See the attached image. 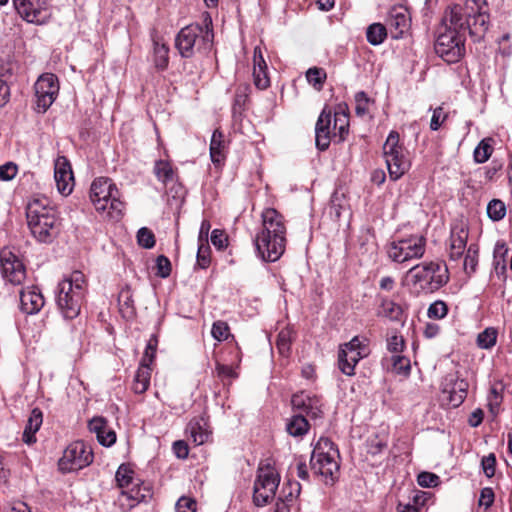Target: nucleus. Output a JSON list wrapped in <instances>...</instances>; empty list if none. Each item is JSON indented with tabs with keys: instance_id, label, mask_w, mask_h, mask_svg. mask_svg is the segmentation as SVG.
I'll list each match as a JSON object with an SVG mask.
<instances>
[{
	"instance_id": "nucleus-62",
	"label": "nucleus",
	"mask_w": 512,
	"mask_h": 512,
	"mask_svg": "<svg viewBox=\"0 0 512 512\" xmlns=\"http://www.w3.org/2000/svg\"><path fill=\"white\" fill-rule=\"evenodd\" d=\"M494 497L495 495L492 488H483L480 493L479 505L485 506L486 509L489 508L494 502Z\"/></svg>"
},
{
	"instance_id": "nucleus-27",
	"label": "nucleus",
	"mask_w": 512,
	"mask_h": 512,
	"mask_svg": "<svg viewBox=\"0 0 512 512\" xmlns=\"http://www.w3.org/2000/svg\"><path fill=\"white\" fill-rule=\"evenodd\" d=\"M107 426V420L103 417H94L89 421V430L96 434L98 442L106 447L113 445L116 441V433L114 431H106L103 435V430Z\"/></svg>"
},
{
	"instance_id": "nucleus-38",
	"label": "nucleus",
	"mask_w": 512,
	"mask_h": 512,
	"mask_svg": "<svg viewBox=\"0 0 512 512\" xmlns=\"http://www.w3.org/2000/svg\"><path fill=\"white\" fill-rule=\"evenodd\" d=\"M168 52L169 48L167 45L154 41V63L158 69L164 70L168 66Z\"/></svg>"
},
{
	"instance_id": "nucleus-31",
	"label": "nucleus",
	"mask_w": 512,
	"mask_h": 512,
	"mask_svg": "<svg viewBox=\"0 0 512 512\" xmlns=\"http://www.w3.org/2000/svg\"><path fill=\"white\" fill-rule=\"evenodd\" d=\"M225 148L224 135L216 129L210 141V157L215 165L219 166L224 162L226 158Z\"/></svg>"
},
{
	"instance_id": "nucleus-22",
	"label": "nucleus",
	"mask_w": 512,
	"mask_h": 512,
	"mask_svg": "<svg viewBox=\"0 0 512 512\" xmlns=\"http://www.w3.org/2000/svg\"><path fill=\"white\" fill-rule=\"evenodd\" d=\"M349 133V109L347 104L340 103L334 111L333 120V136L338 137V141L342 142Z\"/></svg>"
},
{
	"instance_id": "nucleus-30",
	"label": "nucleus",
	"mask_w": 512,
	"mask_h": 512,
	"mask_svg": "<svg viewBox=\"0 0 512 512\" xmlns=\"http://www.w3.org/2000/svg\"><path fill=\"white\" fill-rule=\"evenodd\" d=\"M122 495L126 496L129 500L134 501V504L131 505L134 506L135 504L146 502L151 499L153 491L149 483L134 482L131 488L122 491Z\"/></svg>"
},
{
	"instance_id": "nucleus-43",
	"label": "nucleus",
	"mask_w": 512,
	"mask_h": 512,
	"mask_svg": "<svg viewBox=\"0 0 512 512\" xmlns=\"http://www.w3.org/2000/svg\"><path fill=\"white\" fill-rule=\"evenodd\" d=\"M489 140L490 139L481 140L475 148L473 156L476 163H484L490 158L493 148L489 143Z\"/></svg>"
},
{
	"instance_id": "nucleus-20",
	"label": "nucleus",
	"mask_w": 512,
	"mask_h": 512,
	"mask_svg": "<svg viewBox=\"0 0 512 512\" xmlns=\"http://www.w3.org/2000/svg\"><path fill=\"white\" fill-rule=\"evenodd\" d=\"M44 306V297L39 288L29 286L20 291V307L22 312L32 315Z\"/></svg>"
},
{
	"instance_id": "nucleus-45",
	"label": "nucleus",
	"mask_w": 512,
	"mask_h": 512,
	"mask_svg": "<svg viewBox=\"0 0 512 512\" xmlns=\"http://www.w3.org/2000/svg\"><path fill=\"white\" fill-rule=\"evenodd\" d=\"M478 264V247L476 245H470L467 249V253L464 259V269L467 273H473L476 270Z\"/></svg>"
},
{
	"instance_id": "nucleus-11",
	"label": "nucleus",
	"mask_w": 512,
	"mask_h": 512,
	"mask_svg": "<svg viewBox=\"0 0 512 512\" xmlns=\"http://www.w3.org/2000/svg\"><path fill=\"white\" fill-rule=\"evenodd\" d=\"M280 483V476L269 465L260 466L253 487V502L256 506H264L275 497Z\"/></svg>"
},
{
	"instance_id": "nucleus-28",
	"label": "nucleus",
	"mask_w": 512,
	"mask_h": 512,
	"mask_svg": "<svg viewBox=\"0 0 512 512\" xmlns=\"http://www.w3.org/2000/svg\"><path fill=\"white\" fill-rule=\"evenodd\" d=\"M42 422V411L39 408L32 409L22 436L24 443L31 445L36 442L35 434L40 429Z\"/></svg>"
},
{
	"instance_id": "nucleus-64",
	"label": "nucleus",
	"mask_w": 512,
	"mask_h": 512,
	"mask_svg": "<svg viewBox=\"0 0 512 512\" xmlns=\"http://www.w3.org/2000/svg\"><path fill=\"white\" fill-rule=\"evenodd\" d=\"M173 451L179 459H185L189 454L188 445L183 440H178L173 443Z\"/></svg>"
},
{
	"instance_id": "nucleus-40",
	"label": "nucleus",
	"mask_w": 512,
	"mask_h": 512,
	"mask_svg": "<svg viewBox=\"0 0 512 512\" xmlns=\"http://www.w3.org/2000/svg\"><path fill=\"white\" fill-rule=\"evenodd\" d=\"M487 215L493 221H500L506 215V205L500 199H492L487 205Z\"/></svg>"
},
{
	"instance_id": "nucleus-18",
	"label": "nucleus",
	"mask_w": 512,
	"mask_h": 512,
	"mask_svg": "<svg viewBox=\"0 0 512 512\" xmlns=\"http://www.w3.org/2000/svg\"><path fill=\"white\" fill-rule=\"evenodd\" d=\"M411 17L409 11L402 6L391 9L388 18V27L393 39H399L409 30Z\"/></svg>"
},
{
	"instance_id": "nucleus-33",
	"label": "nucleus",
	"mask_w": 512,
	"mask_h": 512,
	"mask_svg": "<svg viewBox=\"0 0 512 512\" xmlns=\"http://www.w3.org/2000/svg\"><path fill=\"white\" fill-rule=\"evenodd\" d=\"M151 369L148 365L140 364L133 380L132 389L137 394H143L150 385Z\"/></svg>"
},
{
	"instance_id": "nucleus-57",
	"label": "nucleus",
	"mask_w": 512,
	"mask_h": 512,
	"mask_svg": "<svg viewBox=\"0 0 512 512\" xmlns=\"http://www.w3.org/2000/svg\"><path fill=\"white\" fill-rule=\"evenodd\" d=\"M227 235L224 231L215 229L211 234V242L212 244L219 250L224 249L227 246Z\"/></svg>"
},
{
	"instance_id": "nucleus-25",
	"label": "nucleus",
	"mask_w": 512,
	"mask_h": 512,
	"mask_svg": "<svg viewBox=\"0 0 512 512\" xmlns=\"http://www.w3.org/2000/svg\"><path fill=\"white\" fill-rule=\"evenodd\" d=\"M467 388L466 381L456 380L453 384H445L442 394L452 407H458L467 396Z\"/></svg>"
},
{
	"instance_id": "nucleus-56",
	"label": "nucleus",
	"mask_w": 512,
	"mask_h": 512,
	"mask_svg": "<svg viewBox=\"0 0 512 512\" xmlns=\"http://www.w3.org/2000/svg\"><path fill=\"white\" fill-rule=\"evenodd\" d=\"M355 101H356V107H355L356 114L358 116H363L364 114H366L368 111V102H369L367 95L363 91L358 92L355 96Z\"/></svg>"
},
{
	"instance_id": "nucleus-9",
	"label": "nucleus",
	"mask_w": 512,
	"mask_h": 512,
	"mask_svg": "<svg viewBox=\"0 0 512 512\" xmlns=\"http://www.w3.org/2000/svg\"><path fill=\"white\" fill-rule=\"evenodd\" d=\"M407 278L418 293L437 291L449 280L448 269H442L440 263L433 261L413 266L408 270Z\"/></svg>"
},
{
	"instance_id": "nucleus-55",
	"label": "nucleus",
	"mask_w": 512,
	"mask_h": 512,
	"mask_svg": "<svg viewBox=\"0 0 512 512\" xmlns=\"http://www.w3.org/2000/svg\"><path fill=\"white\" fill-rule=\"evenodd\" d=\"M36 109L38 112L44 113L52 105L56 96L51 94H36Z\"/></svg>"
},
{
	"instance_id": "nucleus-63",
	"label": "nucleus",
	"mask_w": 512,
	"mask_h": 512,
	"mask_svg": "<svg viewBox=\"0 0 512 512\" xmlns=\"http://www.w3.org/2000/svg\"><path fill=\"white\" fill-rule=\"evenodd\" d=\"M393 367L398 373H408L410 371V361L399 355L394 356Z\"/></svg>"
},
{
	"instance_id": "nucleus-41",
	"label": "nucleus",
	"mask_w": 512,
	"mask_h": 512,
	"mask_svg": "<svg viewBox=\"0 0 512 512\" xmlns=\"http://www.w3.org/2000/svg\"><path fill=\"white\" fill-rule=\"evenodd\" d=\"M496 339H497L496 329L489 327V328H486L481 333H479V335L477 337V344L482 349H490L495 345Z\"/></svg>"
},
{
	"instance_id": "nucleus-60",
	"label": "nucleus",
	"mask_w": 512,
	"mask_h": 512,
	"mask_svg": "<svg viewBox=\"0 0 512 512\" xmlns=\"http://www.w3.org/2000/svg\"><path fill=\"white\" fill-rule=\"evenodd\" d=\"M446 115L443 111L442 107H437L433 111V115L430 122V129L433 131H437L441 124L445 121Z\"/></svg>"
},
{
	"instance_id": "nucleus-16",
	"label": "nucleus",
	"mask_w": 512,
	"mask_h": 512,
	"mask_svg": "<svg viewBox=\"0 0 512 512\" xmlns=\"http://www.w3.org/2000/svg\"><path fill=\"white\" fill-rule=\"evenodd\" d=\"M17 13L29 23L43 24L50 17L47 0H12Z\"/></svg>"
},
{
	"instance_id": "nucleus-58",
	"label": "nucleus",
	"mask_w": 512,
	"mask_h": 512,
	"mask_svg": "<svg viewBox=\"0 0 512 512\" xmlns=\"http://www.w3.org/2000/svg\"><path fill=\"white\" fill-rule=\"evenodd\" d=\"M17 174V165L8 162L0 166V178L4 181L12 180Z\"/></svg>"
},
{
	"instance_id": "nucleus-13",
	"label": "nucleus",
	"mask_w": 512,
	"mask_h": 512,
	"mask_svg": "<svg viewBox=\"0 0 512 512\" xmlns=\"http://www.w3.org/2000/svg\"><path fill=\"white\" fill-rule=\"evenodd\" d=\"M93 462V452L82 441L71 443L63 452L58 462L62 472L80 470Z\"/></svg>"
},
{
	"instance_id": "nucleus-19",
	"label": "nucleus",
	"mask_w": 512,
	"mask_h": 512,
	"mask_svg": "<svg viewBox=\"0 0 512 512\" xmlns=\"http://www.w3.org/2000/svg\"><path fill=\"white\" fill-rule=\"evenodd\" d=\"M331 110L324 108L320 113L315 126V143L320 151L328 149L333 136L331 129Z\"/></svg>"
},
{
	"instance_id": "nucleus-48",
	"label": "nucleus",
	"mask_w": 512,
	"mask_h": 512,
	"mask_svg": "<svg viewBox=\"0 0 512 512\" xmlns=\"http://www.w3.org/2000/svg\"><path fill=\"white\" fill-rule=\"evenodd\" d=\"M448 313L447 304L444 301L437 300L430 304L427 315L431 319H442Z\"/></svg>"
},
{
	"instance_id": "nucleus-6",
	"label": "nucleus",
	"mask_w": 512,
	"mask_h": 512,
	"mask_svg": "<svg viewBox=\"0 0 512 512\" xmlns=\"http://www.w3.org/2000/svg\"><path fill=\"white\" fill-rule=\"evenodd\" d=\"M291 404L293 409L299 411V413L288 420L286 430L293 437H302L310 427L306 416L313 420L322 418V402L317 396H310L301 392L292 396Z\"/></svg>"
},
{
	"instance_id": "nucleus-2",
	"label": "nucleus",
	"mask_w": 512,
	"mask_h": 512,
	"mask_svg": "<svg viewBox=\"0 0 512 512\" xmlns=\"http://www.w3.org/2000/svg\"><path fill=\"white\" fill-rule=\"evenodd\" d=\"M460 11L459 7L446 10L443 18L446 30L435 42V52L448 63L458 62L465 54V35L461 31L463 21Z\"/></svg>"
},
{
	"instance_id": "nucleus-49",
	"label": "nucleus",
	"mask_w": 512,
	"mask_h": 512,
	"mask_svg": "<svg viewBox=\"0 0 512 512\" xmlns=\"http://www.w3.org/2000/svg\"><path fill=\"white\" fill-rule=\"evenodd\" d=\"M230 329L226 322L216 321L212 325L211 334L217 341H224L230 336Z\"/></svg>"
},
{
	"instance_id": "nucleus-23",
	"label": "nucleus",
	"mask_w": 512,
	"mask_h": 512,
	"mask_svg": "<svg viewBox=\"0 0 512 512\" xmlns=\"http://www.w3.org/2000/svg\"><path fill=\"white\" fill-rule=\"evenodd\" d=\"M186 432L196 445L204 444L210 436L207 421L202 416L191 419L187 424Z\"/></svg>"
},
{
	"instance_id": "nucleus-8",
	"label": "nucleus",
	"mask_w": 512,
	"mask_h": 512,
	"mask_svg": "<svg viewBox=\"0 0 512 512\" xmlns=\"http://www.w3.org/2000/svg\"><path fill=\"white\" fill-rule=\"evenodd\" d=\"M453 7L461 9L460 17L463 21L461 31L464 34L468 31L475 42L483 39L490 26V15L486 0H466L463 6L457 4Z\"/></svg>"
},
{
	"instance_id": "nucleus-52",
	"label": "nucleus",
	"mask_w": 512,
	"mask_h": 512,
	"mask_svg": "<svg viewBox=\"0 0 512 512\" xmlns=\"http://www.w3.org/2000/svg\"><path fill=\"white\" fill-rule=\"evenodd\" d=\"M118 302L121 311H124L125 308L130 314L133 313V299L129 288H125L120 291L118 295Z\"/></svg>"
},
{
	"instance_id": "nucleus-32",
	"label": "nucleus",
	"mask_w": 512,
	"mask_h": 512,
	"mask_svg": "<svg viewBox=\"0 0 512 512\" xmlns=\"http://www.w3.org/2000/svg\"><path fill=\"white\" fill-rule=\"evenodd\" d=\"M34 88L35 94L45 93L56 96L59 91L58 79L54 74H43L36 81Z\"/></svg>"
},
{
	"instance_id": "nucleus-50",
	"label": "nucleus",
	"mask_w": 512,
	"mask_h": 512,
	"mask_svg": "<svg viewBox=\"0 0 512 512\" xmlns=\"http://www.w3.org/2000/svg\"><path fill=\"white\" fill-rule=\"evenodd\" d=\"M210 247L208 244L200 243L197 251V265L206 269L210 265Z\"/></svg>"
},
{
	"instance_id": "nucleus-37",
	"label": "nucleus",
	"mask_w": 512,
	"mask_h": 512,
	"mask_svg": "<svg viewBox=\"0 0 512 512\" xmlns=\"http://www.w3.org/2000/svg\"><path fill=\"white\" fill-rule=\"evenodd\" d=\"M402 150L404 147L399 144V134L396 131H391L383 145L385 160Z\"/></svg>"
},
{
	"instance_id": "nucleus-61",
	"label": "nucleus",
	"mask_w": 512,
	"mask_h": 512,
	"mask_svg": "<svg viewBox=\"0 0 512 512\" xmlns=\"http://www.w3.org/2000/svg\"><path fill=\"white\" fill-rule=\"evenodd\" d=\"M388 350L394 353H400L404 348V339L402 336L392 335L387 340Z\"/></svg>"
},
{
	"instance_id": "nucleus-42",
	"label": "nucleus",
	"mask_w": 512,
	"mask_h": 512,
	"mask_svg": "<svg viewBox=\"0 0 512 512\" xmlns=\"http://www.w3.org/2000/svg\"><path fill=\"white\" fill-rule=\"evenodd\" d=\"M115 479L119 487H129L134 483L133 471L128 465L121 464L116 471Z\"/></svg>"
},
{
	"instance_id": "nucleus-46",
	"label": "nucleus",
	"mask_w": 512,
	"mask_h": 512,
	"mask_svg": "<svg viewBox=\"0 0 512 512\" xmlns=\"http://www.w3.org/2000/svg\"><path fill=\"white\" fill-rule=\"evenodd\" d=\"M157 345H158V337L155 334H153V335H151V337L147 343V346H146V349H145V352L143 354L140 364L150 366V364L153 362V360L155 358Z\"/></svg>"
},
{
	"instance_id": "nucleus-4",
	"label": "nucleus",
	"mask_w": 512,
	"mask_h": 512,
	"mask_svg": "<svg viewBox=\"0 0 512 512\" xmlns=\"http://www.w3.org/2000/svg\"><path fill=\"white\" fill-rule=\"evenodd\" d=\"M214 33L212 19L209 15L204 18L203 26L190 24L177 34L175 46L182 57L189 58L195 51L207 52L213 45Z\"/></svg>"
},
{
	"instance_id": "nucleus-3",
	"label": "nucleus",
	"mask_w": 512,
	"mask_h": 512,
	"mask_svg": "<svg viewBox=\"0 0 512 512\" xmlns=\"http://www.w3.org/2000/svg\"><path fill=\"white\" fill-rule=\"evenodd\" d=\"M26 217L32 235L39 242L49 243L59 233L58 212L45 197L35 198L28 203Z\"/></svg>"
},
{
	"instance_id": "nucleus-47",
	"label": "nucleus",
	"mask_w": 512,
	"mask_h": 512,
	"mask_svg": "<svg viewBox=\"0 0 512 512\" xmlns=\"http://www.w3.org/2000/svg\"><path fill=\"white\" fill-rule=\"evenodd\" d=\"M137 241L141 247L151 249L155 245V236L150 229L142 227L138 230Z\"/></svg>"
},
{
	"instance_id": "nucleus-59",
	"label": "nucleus",
	"mask_w": 512,
	"mask_h": 512,
	"mask_svg": "<svg viewBox=\"0 0 512 512\" xmlns=\"http://www.w3.org/2000/svg\"><path fill=\"white\" fill-rule=\"evenodd\" d=\"M196 502L188 497H181L176 503L177 512H195Z\"/></svg>"
},
{
	"instance_id": "nucleus-5",
	"label": "nucleus",
	"mask_w": 512,
	"mask_h": 512,
	"mask_svg": "<svg viewBox=\"0 0 512 512\" xmlns=\"http://www.w3.org/2000/svg\"><path fill=\"white\" fill-rule=\"evenodd\" d=\"M86 286L85 276L80 271H74L69 278L58 284L56 302L66 319H74L79 315Z\"/></svg>"
},
{
	"instance_id": "nucleus-21",
	"label": "nucleus",
	"mask_w": 512,
	"mask_h": 512,
	"mask_svg": "<svg viewBox=\"0 0 512 512\" xmlns=\"http://www.w3.org/2000/svg\"><path fill=\"white\" fill-rule=\"evenodd\" d=\"M379 306L377 309V316L387 318L393 322L404 323V310L395 301L388 299L385 296L378 295Z\"/></svg>"
},
{
	"instance_id": "nucleus-35",
	"label": "nucleus",
	"mask_w": 512,
	"mask_h": 512,
	"mask_svg": "<svg viewBox=\"0 0 512 512\" xmlns=\"http://www.w3.org/2000/svg\"><path fill=\"white\" fill-rule=\"evenodd\" d=\"M386 37L387 28L381 23H373L366 30V38L371 45H380Z\"/></svg>"
},
{
	"instance_id": "nucleus-26",
	"label": "nucleus",
	"mask_w": 512,
	"mask_h": 512,
	"mask_svg": "<svg viewBox=\"0 0 512 512\" xmlns=\"http://www.w3.org/2000/svg\"><path fill=\"white\" fill-rule=\"evenodd\" d=\"M392 180H398L409 170L410 161L405 154V149L385 160Z\"/></svg>"
},
{
	"instance_id": "nucleus-51",
	"label": "nucleus",
	"mask_w": 512,
	"mask_h": 512,
	"mask_svg": "<svg viewBox=\"0 0 512 512\" xmlns=\"http://www.w3.org/2000/svg\"><path fill=\"white\" fill-rule=\"evenodd\" d=\"M156 268H157L156 275L161 278H167L171 274V262L164 255H159L157 257Z\"/></svg>"
},
{
	"instance_id": "nucleus-7",
	"label": "nucleus",
	"mask_w": 512,
	"mask_h": 512,
	"mask_svg": "<svg viewBox=\"0 0 512 512\" xmlns=\"http://www.w3.org/2000/svg\"><path fill=\"white\" fill-rule=\"evenodd\" d=\"M90 199L95 209L106 212L110 219L117 220L121 217L124 203L120 200V192L111 179H95L91 184Z\"/></svg>"
},
{
	"instance_id": "nucleus-54",
	"label": "nucleus",
	"mask_w": 512,
	"mask_h": 512,
	"mask_svg": "<svg viewBox=\"0 0 512 512\" xmlns=\"http://www.w3.org/2000/svg\"><path fill=\"white\" fill-rule=\"evenodd\" d=\"M483 472L488 478H491L495 474L496 457L494 453H490L484 456L481 461Z\"/></svg>"
},
{
	"instance_id": "nucleus-44",
	"label": "nucleus",
	"mask_w": 512,
	"mask_h": 512,
	"mask_svg": "<svg viewBox=\"0 0 512 512\" xmlns=\"http://www.w3.org/2000/svg\"><path fill=\"white\" fill-rule=\"evenodd\" d=\"M306 78L310 84L320 90L326 79V72L322 68L312 67L307 70Z\"/></svg>"
},
{
	"instance_id": "nucleus-34",
	"label": "nucleus",
	"mask_w": 512,
	"mask_h": 512,
	"mask_svg": "<svg viewBox=\"0 0 512 512\" xmlns=\"http://www.w3.org/2000/svg\"><path fill=\"white\" fill-rule=\"evenodd\" d=\"M154 174L164 185L176 180V173L173 170L172 165L165 160H158L155 162Z\"/></svg>"
},
{
	"instance_id": "nucleus-15",
	"label": "nucleus",
	"mask_w": 512,
	"mask_h": 512,
	"mask_svg": "<svg viewBox=\"0 0 512 512\" xmlns=\"http://www.w3.org/2000/svg\"><path fill=\"white\" fill-rule=\"evenodd\" d=\"M0 268L3 278L13 285H21L26 278L24 263L7 248L0 251Z\"/></svg>"
},
{
	"instance_id": "nucleus-39",
	"label": "nucleus",
	"mask_w": 512,
	"mask_h": 512,
	"mask_svg": "<svg viewBox=\"0 0 512 512\" xmlns=\"http://www.w3.org/2000/svg\"><path fill=\"white\" fill-rule=\"evenodd\" d=\"M291 343H292V332L290 329H282L278 335L276 340V347L278 349V352L284 356L287 357L290 353L291 349Z\"/></svg>"
},
{
	"instance_id": "nucleus-14",
	"label": "nucleus",
	"mask_w": 512,
	"mask_h": 512,
	"mask_svg": "<svg viewBox=\"0 0 512 512\" xmlns=\"http://www.w3.org/2000/svg\"><path fill=\"white\" fill-rule=\"evenodd\" d=\"M369 354L368 348L364 345L358 336L345 343L338 354V364L340 370L347 376L354 375V368L360 359Z\"/></svg>"
},
{
	"instance_id": "nucleus-17",
	"label": "nucleus",
	"mask_w": 512,
	"mask_h": 512,
	"mask_svg": "<svg viewBox=\"0 0 512 512\" xmlns=\"http://www.w3.org/2000/svg\"><path fill=\"white\" fill-rule=\"evenodd\" d=\"M54 178L57 190L62 195H69L73 190L74 177L71 165L65 156H59L55 161Z\"/></svg>"
},
{
	"instance_id": "nucleus-29",
	"label": "nucleus",
	"mask_w": 512,
	"mask_h": 512,
	"mask_svg": "<svg viewBox=\"0 0 512 512\" xmlns=\"http://www.w3.org/2000/svg\"><path fill=\"white\" fill-rule=\"evenodd\" d=\"M468 239V231L461 229H453L450 235V252L451 260H458L463 255Z\"/></svg>"
},
{
	"instance_id": "nucleus-24",
	"label": "nucleus",
	"mask_w": 512,
	"mask_h": 512,
	"mask_svg": "<svg viewBox=\"0 0 512 512\" xmlns=\"http://www.w3.org/2000/svg\"><path fill=\"white\" fill-rule=\"evenodd\" d=\"M266 70L267 64L262 51L259 47H255L253 54V76L254 84L259 89H266L270 84Z\"/></svg>"
},
{
	"instance_id": "nucleus-36",
	"label": "nucleus",
	"mask_w": 512,
	"mask_h": 512,
	"mask_svg": "<svg viewBox=\"0 0 512 512\" xmlns=\"http://www.w3.org/2000/svg\"><path fill=\"white\" fill-rule=\"evenodd\" d=\"M301 485L297 481L288 480L281 488L278 499L291 505L299 496Z\"/></svg>"
},
{
	"instance_id": "nucleus-12",
	"label": "nucleus",
	"mask_w": 512,
	"mask_h": 512,
	"mask_svg": "<svg viewBox=\"0 0 512 512\" xmlns=\"http://www.w3.org/2000/svg\"><path fill=\"white\" fill-rule=\"evenodd\" d=\"M426 239L424 236H411L392 242L388 249L391 260L403 263L411 259H419L425 253Z\"/></svg>"
},
{
	"instance_id": "nucleus-10",
	"label": "nucleus",
	"mask_w": 512,
	"mask_h": 512,
	"mask_svg": "<svg viewBox=\"0 0 512 512\" xmlns=\"http://www.w3.org/2000/svg\"><path fill=\"white\" fill-rule=\"evenodd\" d=\"M339 456L334 443L328 438H320L315 445L311 459V469L315 474L321 475L326 483L334 482L339 471V464L336 457Z\"/></svg>"
},
{
	"instance_id": "nucleus-53",
	"label": "nucleus",
	"mask_w": 512,
	"mask_h": 512,
	"mask_svg": "<svg viewBox=\"0 0 512 512\" xmlns=\"http://www.w3.org/2000/svg\"><path fill=\"white\" fill-rule=\"evenodd\" d=\"M417 482L421 487H435L439 482V477L431 472H421L417 477Z\"/></svg>"
},
{
	"instance_id": "nucleus-1",
	"label": "nucleus",
	"mask_w": 512,
	"mask_h": 512,
	"mask_svg": "<svg viewBox=\"0 0 512 512\" xmlns=\"http://www.w3.org/2000/svg\"><path fill=\"white\" fill-rule=\"evenodd\" d=\"M262 221L263 229L255 239L256 249L263 260L275 262L286 248L284 219L274 208H267L262 213Z\"/></svg>"
}]
</instances>
